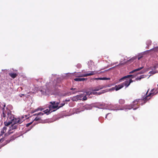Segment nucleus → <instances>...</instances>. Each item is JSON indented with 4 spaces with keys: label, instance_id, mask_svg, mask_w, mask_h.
<instances>
[{
    "label": "nucleus",
    "instance_id": "obj_1",
    "mask_svg": "<svg viewBox=\"0 0 158 158\" xmlns=\"http://www.w3.org/2000/svg\"><path fill=\"white\" fill-rule=\"evenodd\" d=\"M84 70H82L81 72L77 73L75 74L77 77H87L88 76L93 75L98 73V72L95 71H90L86 73L87 72L84 71Z\"/></svg>",
    "mask_w": 158,
    "mask_h": 158
},
{
    "label": "nucleus",
    "instance_id": "obj_2",
    "mask_svg": "<svg viewBox=\"0 0 158 158\" xmlns=\"http://www.w3.org/2000/svg\"><path fill=\"white\" fill-rule=\"evenodd\" d=\"M153 90L154 89H152L151 90V92L148 95L146 96V97L144 98H143L142 99H137L135 100L134 101V102H133V103H135V102H140V101L143 100L144 101L143 103H145L148 99L150 98H149V99H148V97H149V96L151 95H154L156 94L157 93V92H156V93H155V92H153Z\"/></svg>",
    "mask_w": 158,
    "mask_h": 158
},
{
    "label": "nucleus",
    "instance_id": "obj_3",
    "mask_svg": "<svg viewBox=\"0 0 158 158\" xmlns=\"http://www.w3.org/2000/svg\"><path fill=\"white\" fill-rule=\"evenodd\" d=\"M17 127V125L13 124L11 125V127H10V130H9L8 132L7 133H5V136H7L12 133L13 132H11V131L13 130L16 129Z\"/></svg>",
    "mask_w": 158,
    "mask_h": 158
},
{
    "label": "nucleus",
    "instance_id": "obj_4",
    "mask_svg": "<svg viewBox=\"0 0 158 158\" xmlns=\"http://www.w3.org/2000/svg\"><path fill=\"white\" fill-rule=\"evenodd\" d=\"M132 82L133 81L131 79H127L125 81L121 83V84L123 85V87L125 86L126 88H127Z\"/></svg>",
    "mask_w": 158,
    "mask_h": 158
},
{
    "label": "nucleus",
    "instance_id": "obj_5",
    "mask_svg": "<svg viewBox=\"0 0 158 158\" xmlns=\"http://www.w3.org/2000/svg\"><path fill=\"white\" fill-rule=\"evenodd\" d=\"M2 113L1 115V118L2 119L4 118V120H5L6 116V115H7V112L9 110L7 108H6V110H5L4 108H2Z\"/></svg>",
    "mask_w": 158,
    "mask_h": 158
},
{
    "label": "nucleus",
    "instance_id": "obj_6",
    "mask_svg": "<svg viewBox=\"0 0 158 158\" xmlns=\"http://www.w3.org/2000/svg\"><path fill=\"white\" fill-rule=\"evenodd\" d=\"M14 118V117L11 114V111H10V110H8V111L7 112V120L8 121H11L12 122Z\"/></svg>",
    "mask_w": 158,
    "mask_h": 158
},
{
    "label": "nucleus",
    "instance_id": "obj_7",
    "mask_svg": "<svg viewBox=\"0 0 158 158\" xmlns=\"http://www.w3.org/2000/svg\"><path fill=\"white\" fill-rule=\"evenodd\" d=\"M23 121V120L20 119L19 118H14V120L12 121L13 124H16L18 123H20Z\"/></svg>",
    "mask_w": 158,
    "mask_h": 158
},
{
    "label": "nucleus",
    "instance_id": "obj_8",
    "mask_svg": "<svg viewBox=\"0 0 158 158\" xmlns=\"http://www.w3.org/2000/svg\"><path fill=\"white\" fill-rule=\"evenodd\" d=\"M123 87V85L121 84H119L118 85H116L114 87H113L112 89L114 90L115 89V90L117 91L122 88Z\"/></svg>",
    "mask_w": 158,
    "mask_h": 158
},
{
    "label": "nucleus",
    "instance_id": "obj_9",
    "mask_svg": "<svg viewBox=\"0 0 158 158\" xmlns=\"http://www.w3.org/2000/svg\"><path fill=\"white\" fill-rule=\"evenodd\" d=\"M7 128L6 127H4L2 129L0 134V137L2 136V135L5 133L6 131Z\"/></svg>",
    "mask_w": 158,
    "mask_h": 158
},
{
    "label": "nucleus",
    "instance_id": "obj_10",
    "mask_svg": "<svg viewBox=\"0 0 158 158\" xmlns=\"http://www.w3.org/2000/svg\"><path fill=\"white\" fill-rule=\"evenodd\" d=\"M87 80V78H75L74 79V80L75 81H84Z\"/></svg>",
    "mask_w": 158,
    "mask_h": 158
},
{
    "label": "nucleus",
    "instance_id": "obj_11",
    "mask_svg": "<svg viewBox=\"0 0 158 158\" xmlns=\"http://www.w3.org/2000/svg\"><path fill=\"white\" fill-rule=\"evenodd\" d=\"M133 76L132 75H127L126 76H125L122 77L121 78H120L119 80V81H122L123 80L126 79V78H127L130 77H131Z\"/></svg>",
    "mask_w": 158,
    "mask_h": 158
},
{
    "label": "nucleus",
    "instance_id": "obj_12",
    "mask_svg": "<svg viewBox=\"0 0 158 158\" xmlns=\"http://www.w3.org/2000/svg\"><path fill=\"white\" fill-rule=\"evenodd\" d=\"M9 74L10 76L13 79L15 78L17 76V74L16 73H10Z\"/></svg>",
    "mask_w": 158,
    "mask_h": 158
},
{
    "label": "nucleus",
    "instance_id": "obj_13",
    "mask_svg": "<svg viewBox=\"0 0 158 158\" xmlns=\"http://www.w3.org/2000/svg\"><path fill=\"white\" fill-rule=\"evenodd\" d=\"M103 88V87L102 86H99L96 87L95 89H93L92 91H97L100 89H102Z\"/></svg>",
    "mask_w": 158,
    "mask_h": 158
},
{
    "label": "nucleus",
    "instance_id": "obj_14",
    "mask_svg": "<svg viewBox=\"0 0 158 158\" xmlns=\"http://www.w3.org/2000/svg\"><path fill=\"white\" fill-rule=\"evenodd\" d=\"M12 123V122L11 121H8L7 122V121H5L4 122V124L5 126H8L10 125Z\"/></svg>",
    "mask_w": 158,
    "mask_h": 158
},
{
    "label": "nucleus",
    "instance_id": "obj_15",
    "mask_svg": "<svg viewBox=\"0 0 158 158\" xmlns=\"http://www.w3.org/2000/svg\"><path fill=\"white\" fill-rule=\"evenodd\" d=\"M48 107L49 108V110H51L53 109L57 108V106H54V105H49L48 106Z\"/></svg>",
    "mask_w": 158,
    "mask_h": 158
},
{
    "label": "nucleus",
    "instance_id": "obj_16",
    "mask_svg": "<svg viewBox=\"0 0 158 158\" xmlns=\"http://www.w3.org/2000/svg\"><path fill=\"white\" fill-rule=\"evenodd\" d=\"M143 68V67H141L140 68H138V69H134V70H133V71H131V72L130 73H133L134 72H135L139 71V70H140L141 69H142Z\"/></svg>",
    "mask_w": 158,
    "mask_h": 158
},
{
    "label": "nucleus",
    "instance_id": "obj_17",
    "mask_svg": "<svg viewBox=\"0 0 158 158\" xmlns=\"http://www.w3.org/2000/svg\"><path fill=\"white\" fill-rule=\"evenodd\" d=\"M95 80H109L110 79V78H106V77H103V78H96L95 79Z\"/></svg>",
    "mask_w": 158,
    "mask_h": 158
},
{
    "label": "nucleus",
    "instance_id": "obj_18",
    "mask_svg": "<svg viewBox=\"0 0 158 158\" xmlns=\"http://www.w3.org/2000/svg\"><path fill=\"white\" fill-rule=\"evenodd\" d=\"M50 110H49L47 109L45 110H44L43 112H44V114H48L50 113Z\"/></svg>",
    "mask_w": 158,
    "mask_h": 158
},
{
    "label": "nucleus",
    "instance_id": "obj_19",
    "mask_svg": "<svg viewBox=\"0 0 158 158\" xmlns=\"http://www.w3.org/2000/svg\"><path fill=\"white\" fill-rule=\"evenodd\" d=\"M43 114H44V113H43L42 112H40L38 114H33L31 116V117H33V116H36V115H37V116H39V115H43Z\"/></svg>",
    "mask_w": 158,
    "mask_h": 158
},
{
    "label": "nucleus",
    "instance_id": "obj_20",
    "mask_svg": "<svg viewBox=\"0 0 158 158\" xmlns=\"http://www.w3.org/2000/svg\"><path fill=\"white\" fill-rule=\"evenodd\" d=\"M119 102L120 104H123L124 103L125 101L124 100L120 99L119 100Z\"/></svg>",
    "mask_w": 158,
    "mask_h": 158
},
{
    "label": "nucleus",
    "instance_id": "obj_21",
    "mask_svg": "<svg viewBox=\"0 0 158 158\" xmlns=\"http://www.w3.org/2000/svg\"><path fill=\"white\" fill-rule=\"evenodd\" d=\"M43 109H43V108H38L37 109H35V110L34 111H33V113H34V112H35L37 111H39V110H41V111H42V110Z\"/></svg>",
    "mask_w": 158,
    "mask_h": 158
},
{
    "label": "nucleus",
    "instance_id": "obj_22",
    "mask_svg": "<svg viewBox=\"0 0 158 158\" xmlns=\"http://www.w3.org/2000/svg\"><path fill=\"white\" fill-rule=\"evenodd\" d=\"M71 89V90H74V91L73 92V94H75L76 93L79 92V91L76 90V88L73 89V88H72Z\"/></svg>",
    "mask_w": 158,
    "mask_h": 158
},
{
    "label": "nucleus",
    "instance_id": "obj_23",
    "mask_svg": "<svg viewBox=\"0 0 158 158\" xmlns=\"http://www.w3.org/2000/svg\"><path fill=\"white\" fill-rule=\"evenodd\" d=\"M136 59V58L135 57H133L132 58L130 59L129 60H128V61H131V62H132L134 60H135Z\"/></svg>",
    "mask_w": 158,
    "mask_h": 158
},
{
    "label": "nucleus",
    "instance_id": "obj_24",
    "mask_svg": "<svg viewBox=\"0 0 158 158\" xmlns=\"http://www.w3.org/2000/svg\"><path fill=\"white\" fill-rule=\"evenodd\" d=\"M94 64V63L92 62V61H89L88 62V64L89 65V66L90 67H91V65H92L93 64Z\"/></svg>",
    "mask_w": 158,
    "mask_h": 158
},
{
    "label": "nucleus",
    "instance_id": "obj_25",
    "mask_svg": "<svg viewBox=\"0 0 158 158\" xmlns=\"http://www.w3.org/2000/svg\"><path fill=\"white\" fill-rule=\"evenodd\" d=\"M106 91L105 90H103V91L100 92H98V94H97V95H99L100 94H102L104 93Z\"/></svg>",
    "mask_w": 158,
    "mask_h": 158
},
{
    "label": "nucleus",
    "instance_id": "obj_26",
    "mask_svg": "<svg viewBox=\"0 0 158 158\" xmlns=\"http://www.w3.org/2000/svg\"><path fill=\"white\" fill-rule=\"evenodd\" d=\"M40 117H37L35 118L34 120L38 121V120H40Z\"/></svg>",
    "mask_w": 158,
    "mask_h": 158
},
{
    "label": "nucleus",
    "instance_id": "obj_27",
    "mask_svg": "<svg viewBox=\"0 0 158 158\" xmlns=\"http://www.w3.org/2000/svg\"><path fill=\"white\" fill-rule=\"evenodd\" d=\"M81 67V64H77V67L78 69L80 68Z\"/></svg>",
    "mask_w": 158,
    "mask_h": 158
},
{
    "label": "nucleus",
    "instance_id": "obj_28",
    "mask_svg": "<svg viewBox=\"0 0 158 158\" xmlns=\"http://www.w3.org/2000/svg\"><path fill=\"white\" fill-rule=\"evenodd\" d=\"M60 103L59 102H57L56 103L55 105H54V106H57V109L58 108V107L59 106H58V105Z\"/></svg>",
    "mask_w": 158,
    "mask_h": 158
},
{
    "label": "nucleus",
    "instance_id": "obj_29",
    "mask_svg": "<svg viewBox=\"0 0 158 158\" xmlns=\"http://www.w3.org/2000/svg\"><path fill=\"white\" fill-rule=\"evenodd\" d=\"M60 105H61V106H59L58 107V108H57V109L60 108V107H61L62 106H64L65 105V103H62V104H61Z\"/></svg>",
    "mask_w": 158,
    "mask_h": 158
},
{
    "label": "nucleus",
    "instance_id": "obj_30",
    "mask_svg": "<svg viewBox=\"0 0 158 158\" xmlns=\"http://www.w3.org/2000/svg\"><path fill=\"white\" fill-rule=\"evenodd\" d=\"M95 91H93L92 92H91V94H93L94 95L97 94H98V92H95Z\"/></svg>",
    "mask_w": 158,
    "mask_h": 158
},
{
    "label": "nucleus",
    "instance_id": "obj_31",
    "mask_svg": "<svg viewBox=\"0 0 158 158\" xmlns=\"http://www.w3.org/2000/svg\"><path fill=\"white\" fill-rule=\"evenodd\" d=\"M86 94L87 95H90L91 94V92L89 91H88L86 92Z\"/></svg>",
    "mask_w": 158,
    "mask_h": 158
},
{
    "label": "nucleus",
    "instance_id": "obj_32",
    "mask_svg": "<svg viewBox=\"0 0 158 158\" xmlns=\"http://www.w3.org/2000/svg\"><path fill=\"white\" fill-rule=\"evenodd\" d=\"M50 103L51 104V105H52V106L55 105L56 104V102H50Z\"/></svg>",
    "mask_w": 158,
    "mask_h": 158
},
{
    "label": "nucleus",
    "instance_id": "obj_33",
    "mask_svg": "<svg viewBox=\"0 0 158 158\" xmlns=\"http://www.w3.org/2000/svg\"><path fill=\"white\" fill-rule=\"evenodd\" d=\"M32 123V122L30 123H28L27 124H26L27 127H29L30 125H31V124Z\"/></svg>",
    "mask_w": 158,
    "mask_h": 158
},
{
    "label": "nucleus",
    "instance_id": "obj_34",
    "mask_svg": "<svg viewBox=\"0 0 158 158\" xmlns=\"http://www.w3.org/2000/svg\"><path fill=\"white\" fill-rule=\"evenodd\" d=\"M4 140V139L3 138H1L0 139V142L2 143V142H3V141Z\"/></svg>",
    "mask_w": 158,
    "mask_h": 158
},
{
    "label": "nucleus",
    "instance_id": "obj_35",
    "mask_svg": "<svg viewBox=\"0 0 158 158\" xmlns=\"http://www.w3.org/2000/svg\"><path fill=\"white\" fill-rule=\"evenodd\" d=\"M158 48L157 47L154 48L153 50L155 51H157Z\"/></svg>",
    "mask_w": 158,
    "mask_h": 158
},
{
    "label": "nucleus",
    "instance_id": "obj_36",
    "mask_svg": "<svg viewBox=\"0 0 158 158\" xmlns=\"http://www.w3.org/2000/svg\"><path fill=\"white\" fill-rule=\"evenodd\" d=\"M83 99L84 100H85L87 99V98L85 96L83 98Z\"/></svg>",
    "mask_w": 158,
    "mask_h": 158
},
{
    "label": "nucleus",
    "instance_id": "obj_37",
    "mask_svg": "<svg viewBox=\"0 0 158 158\" xmlns=\"http://www.w3.org/2000/svg\"><path fill=\"white\" fill-rule=\"evenodd\" d=\"M150 73H152V74H154L155 73V72L153 71H150Z\"/></svg>",
    "mask_w": 158,
    "mask_h": 158
},
{
    "label": "nucleus",
    "instance_id": "obj_38",
    "mask_svg": "<svg viewBox=\"0 0 158 158\" xmlns=\"http://www.w3.org/2000/svg\"><path fill=\"white\" fill-rule=\"evenodd\" d=\"M142 78V77H137L136 78V79L138 80H140Z\"/></svg>",
    "mask_w": 158,
    "mask_h": 158
},
{
    "label": "nucleus",
    "instance_id": "obj_39",
    "mask_svg": "<svg viewBox=\"0 0 158 158\" xmlns=\"http://www.w3.org/2000/svg\"><path fill=\"white\" fill-rule=\"evenodd\" d=\"M143 73V72L141 71V72H140V73H139V74H142V73Z\"/></svg>",
    "mask_w": 158,
    "mask_h": 158
},
{
    "label": "nucleus",
    "instance_id": "obj_40",
    "mask_svg": "<svg viewBox=\"0 0 158 158\" xmlns=\"http://www.w3.org/2000/svg\"><path fill=\"white\" fill-rule=\"evenodd\" d=\"M109 114H107L106 115V117H105V118H106L107 117V115Z\"/></svg>",
    "mask_w": 158,
    "mask_h": 158
},
{
    "label": "nucleus",
    "instance_id": "obj_41",
    "mask_svg": "<svg viewBox=\"0 0 158 158\" xmlns=\"http://www.w3.org/2000/svg\"><path fill=\"white\" fill-rule=\"evenodd\" d=\"M140 58H141V57H138V60H140Z\"/></svg>",
    "mask_w": 158,
    "mask_h": 158
},
{
    "label": "nucleus",
    "instance_id": "obj_42",
    "mask_svg": "<svg viewBox=\"0 0 158 158\" xmlns=\"http://www.w3.org/2000/svg\"><path fill=\"white\" fill-rule=\"evenodd\" d=\"M22 96H24V94H22Z\"/></svg>",
    "mask_w": 158,
    "mask_h": 158
},
{
    "label": "nucleus",
    "instance_id": "obj_43",
    "mask_svg": "<svg viewBox=\"0 0 158 158\" xmlns=\"http://www.w3.org/2000/svg\"><path fill=\"white\" fill-rule=\"evenodd\" d=\"M5 106H6V105H5L4 106V107H5Z\"/></svg>",
    "mask_w": 158,
    "mask_h": 158
},
{
    "label": "nucleus",
    "instance_id": "obj_44",
    "mask_svg": "<svg viewBox=\"0 0 158 158\" xmlns=\"http://www.w3.org/2000/svg\"><path fill=\"white\" fill-rule=\"evenodd\" d=\"M102 72H102H102H100V73H102Z\"/></svg>",
    "mask_w": 158,
    "mask_h": 158
},
{
    "label": "nucleus",
    "instance_id": "obj_45",
    "mask_svg": "<svg viewBox=\"0 0 158 158\" xmlns=\"http://www.w3.org/2000/svg\"><path fill=\"white\" fill-rule=\"evenodd\" d=\"M157 86H158V84Z\"/></svg>",
    "mask_w": 158,
    "mask_h": 158
}]
</instances>
